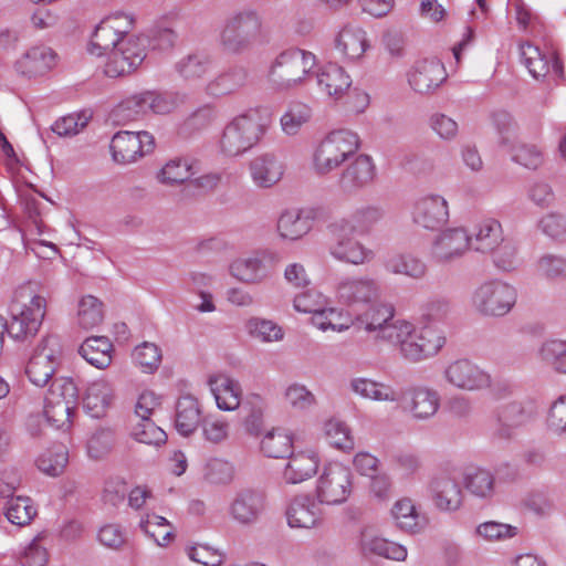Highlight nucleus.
<instances>
[{"label": "nucleus", "instance_id": "2f4dec72", "mask_svg": "<svg viewBox=\"0 0 566 566\" xmlns=\"http://www.w3.org/2000/svg\"><path fill=\"white\" fill-rule=\"evenodd\" d=\"M208 386L220 410L233 411L239 408L242 389L238 380L226 374H216L208 378Z\"/></svg>", "mask_w": 566, "mask_h": 566}, {"label": "nucleus", "instance_id": "49530a36", "mask_svg": "<svg viewBox=\"0 0 566 566\" xmlns=\"http://www.w3.org/2000/svg\"><path fill=\"white\" fill-rule=\"evenodd\" d=\"M312 118V108L302 102H292L280 118L282 132L295 136Z\"/></svg>", "mask_w": 566, "mask_h": 566}, {"label": "nucleus", "instance_id": "dca6fc26", "mask_svg": "<svg viewBox=\"0 0 566 566\" xmlns=\"http://www.w3.org/2000/svg\"><path fill=\"white\" fill-rule=\"evenodd\" d=\"M109 148L115 163L127 165L150 154L155 148V138L146 130H120L113 136Z\"/></svg>", "mask_w": 566, "mask_h": 566}, {"label": "nucleus", "instance_id": "412c9836", "mask_svg": "<svg viewBox=\"0 0 566 566\" xmlns=\"http://www.w3.org/2000/svg\"><path fill=\"white\" fill-rule=\"evenodd\" d=\"M331 230L335 235L334 241L328 247V253L333 259L356 266L367 264L374 260L375 252L354 238L353 233L335 229L334 223L331 224Z\"/></svg>", "mask_w": 566, "mask_h": 566}, {"label": "nucleus", "instance_id": "c9c22d12", "mask_svg": "<svg viewBox=\"0 0 566 566\" xmlns=\"http://www.w3.org/2000/svg\"><path fill=\"white\" fill-rule=\"evenodd\" d=\"M275 228L280 239L294 242L310 233L312 223L303 210L287 208L279 214Z\"/></svg>", "mask_w": 566, "mask_h": 566}, {"label": "nucleus", "instance_id": "c03bdc74", "mask_svg": "<svg viewBox=\"0 0 566 566\" xmlns=\"http://www.w3.org/2000/svg\"><path fill=\"white\" fill-rule=\"evenodd\" d=\"M261 450L269 458H285L293 451V436L289 430L273 429L262 438Z\"/></svg>", "mask_w": 566, "mask_h": 566}, {"label": "nucleus", "instance_id": "a19ab883", "mask_svg": "<svg viewBox=\"0 0 566 566\" xmlns=\"http://www.w3.org/2000/svg\"><path fill=\"white\" fill-rule=\"evenodd\" d=\"M113 344L105 336L87 337L78 348V354L97 369L107 368L113 360Z\"/></svg>", "mask_w": 566, "mask_h": 566}, {"label": "nucleus", "instance_id": "c85d7f7f", "mask_svg": "<svg viewBox=\"0 0 566 566\" xmlns=\"http://www.w3.org/2000/svg\"><path fill=\"white\" fill-rule=\"evenodd\" d=\"M385 209L377 203H366L357 207L350 218H342L334 222V228L350 233L368 234L385 218Z\"/></svg>", "mask_w": 566, "mask_h": 566}, {"label": "nucleus", "instance_id": "20e7f679", "mask_svg": "<svg viewBox=\"0 0 566 566\" xmlns=\"http://www.w3.org/2000/svg\"><path fill=\"white\" fill-rule=\"evenodd\" d=\"M360 148V138L349 129H335L328 133L315 147L312 155V169L317 176H327L349 161Z\"/></svg>", "mask_w": 566, "mask_h": 566}, {"label": "nucleus", "instance_id": "ddd939ff", "mask_svg": "<svg viewBox=\"0 0 566 566\" xmlns=\"http://www.w3.org/2000/svg\"><path fill=\"white\" fill-rule=\"evenodd\" d=\"M334 293L338 304L357 308L377 301L381 295V287L379 282L369 275H352L342 277Z\"/></svg>", "mask_w": 566, "mask_h": 566}, {"label": "nucleus", "instance_id": "0eeeda50", "mask_svg": "<svg viewBox=\"0 0 566 566\" xmlns=\"http://www.w3.org/2000/svg\"><path fill=\"white\" fill-rule=\"evenodd\" d=\"M77 387L72 378H55L44 399V417L55 429H69L77 401Z\"/></svg>", "mask_w": 566, "mask_h": 566}, {"label": "nucleus", "instance_id": "f257e3e1", "mask_svg": "<svg viewBox=\"0 0 566 566\" xmlns=\"http://www.w3.org/2000/svg\"><path fill=\"white\" fill-rule=\"evenodd\" d=\"M270 117L260 106L248 107L230 118L218 139L224 157H239L256 147L268 133Z\"/></svg>", "mask_w": 566, "mask_h": 566}, {"label": "nucleus", "instance_id": "a18cd8bd", "mask_svg": "<svg viewBox=\"0 0 566 566\" xmlns=\"http://www.w3.org/2000/svg\"><path fill=\"white\" fill-rule=\"evenodd\" d=\"M211 69V59L202 53H192L179 59L175 71L185 81H197L206 76Z\"/></svg>", "mask_w": 566, "mask_h": 566}, {"label": "nucleus", "instance_id": "39448f33", "mask_svg": "<svg viewBox=\"0 0 566 566\" xmlns=\"http://www.w3.org/2000/svg\"><path fill=\"white\" fill-rule=\"evenodd\" d=\"M517 290L511 283L492 279L479 284L470 295V305L480 316L500 318L516 305Z\"/></svg>", "mask_w": 566, "mask_h": 566}, {"label": "nucleus", "instance_id": "72a5a7b5", "mask_svg": "<svg viewBox=\"0 0 566 566\" xmlns=\"http://www.w3.org/2000/svg\"><path fill=\"white\" fill-rule=\"evenodd\" d=\"M56 63L55 52L45 45L30 48L15 62V70L25 76L32 77L46 73Z\"/></svg>", "mask_w": 566, "mask_h": 566}, {"label": "nucleus", "instance_id": "e433bc0d", "mask_svg": "<svg viewBox=\"0 0 566 566\" xmlns=\"http://www.w3.org/2000/svg\"><path fill=\"white\" fill-rule=\"evenodd\" d=\"M504 240L502 224L494 218H484L475 223L470 234V247L481 253H490Z\"/></svg>", "mask_w": 566, "mask_h": 566}, {"label": "nucleus", "instance_id": "393cba45", "mask_svg": "<svg viewBox=\"0 0 566 566\" xmlns=\"http://www.w3.org/2000/svg\"><path fill=\"white\" fill-rule=\"evenodd\" d=\"M285 516L292 528H313L321 524L323 511L317 497L298 494L289 502Z\"/></svg>", "mask_w": 566, "mask_h": 566}, {"label": "nucleus", "instance_id": "7ed1b4c3", "mask_svg": "<svg viewBox=\"0 0 566 566\" xmlns=\"http://www.w3.org/2000/svg\"><path fill=\"white\" fill-rule=\"evenodd\" d=\"M316 64L317 57L314 53L289 49L273 60L268 71V80L276 91L295 90L307 84Z\"/></svg>", "mask_w": 566, "mask_h": 566}, {"label": "nucleus", "instance_id": "bf43d9fd", "mask_svg": "<svg viewBox=\"0 0 566 566\" xmlns=\"http://www.w3.org/2000/svg\"><path fill=\"white\" fill-rule=\"evenodd\" d=\"M4 515L7 520L17 526H24L31 523L36 515V509L34 507L30 497L15 496L11 497L4 507Z\"/></svg>", "mask_w": 566, "mask_h": 566}, {"label": "nucleus", "instance_id": "7c9ffc66", "mask_svg": "<svg viewBox=\"0 0 566 566\" xmlns=\"http://www.w3.org/2000/svg\"><path fill=\"white\" fill-rule=\"evenodd\" d=\"M366 31L355 24L344 25L335 38V49L346 61L360 60L369 49Z\"/></svg>", "mask_w": 566, "mask_h": 566}, {"label": "nucleus", "instance_id": "5701e85b", "mask_svg": "<svg viewBox=\"0 0 566 566\" xmlns=\"http://www.w3.org/2000/svg\"><path fill=\"white\" fill-rule=\"evenodd\" d=\"M446 80V69L436 57L417 61L407 73L410 88L420 95L433 93Z\"/></svg>", "mask_w": 566, "mask_h": 566}, {"label": "nucleus", "instance_id": "473e14b6", "mask_svg": "<svg viewBox=\"0 0 566 566\" xmlns=\"http://www.w3.org/2000/svg\"><path fill=\"white\" fill-rule=\"evenodd\" d=\"M115 399L113 385L99 378L90 382L86 387L83 405L86 412L93 418H102L112 407Z\"/></svg>", "mask_w": 566, "mask_h": 566}, {"label": "nucleus", "instance_id": "37998d69", "mask_svg": "<svg viewBox=\"0 0 566 566\" xmlns=\"http://www.w3.org/2000/svg\"><path fill=\"white\" fill-rule=\"evenodd\" d=\"M391 516L396 526L407 533H418L423 526L413 501L408 497L395 502Z\"/></svg>", "mask_w": 566, "mask_h": 566}, {"label": "nucleus", "instance_id": "9b49d317", "mask_svg": "<svg viewBox=\"0 0 566 566\" xmlns=\"http://www.w3.org/2000/svg\"><path fill=\"white\" fill-rule=\"evenodd\" d=\"M442 378L452 388L467 392H484L493 388L491 373L469 358H458L446 365Z\"/></svg>", "mask_w": 566, "mask_h": 566}, {"label": "nucleus", "instance_id": "b1692460", "mask_svg": "<svg viewBox=\"0 0 566 566\" xmlns=\"http://www.w3.org/2000/svg\"><path fill=\"white\" fill-rule=\"evenodd\" d=\"M430 499L440 512L453 513L463 504V492L455 476L450 473L436 475L429 484Z\"/></svg>", "mask_w": 566, "mask_h": 566}, {"label": "nucleus", "instance_id": "f704fd0d", "mask_svg": "<svg viewBox=\"0 0 566 566\" xmlns=\"http://www.w3.org/2000/svg\"><path fill=\"white\" fill-rule=\"evenodd\" d=\"M349 389L361 399L370 401L390 403L399 401V394L391 385L368 377L350 379Z\"/></svg>", "mask_w": 566, "mask_h": 566}, {"label": "nucleus", "instance_id": "603ef678", "mask_svg": "<svg viewBox=\"0 0 566 566\" xmlns=\"http://www.w3.org/2000/svg\"><path fill=\"white\" fill-rule=\"evenodd\" d=\"M361 548L364 553L375 554L396 562L405 560L408 555L407 548L403 545L377 536H364Z\"/></svg>", "mask_w": 566, "mask_h": 566}, {"label": "nucleus", "instance_id": "ea45409f", "mask_svg": "<svg viewBox=\"0 0 566 566\" xmlns=\"http://www.w3.org/2000/svg\"><path fill=\"white\" fill-rule=\"evenodd\" d=\"M201 418L199 401L192 395H184L176 402L175 428L184 437L192 434Z\"/></svg>", "mask_w": 566, "mask_h": 566}, {"label": "nucleus", "instance_id": "bb28decb", "mask_svg": "<svg viewBox=\"0 0 566 566\" xmlns=\"http://www.w3.org/2000/svg\"><path fill=\"white\" fill-rule=\"evenodd\" d=\"M319 463L321 458L313 449L292 451L282 472V479L286 484H300L317 473Z\"/></svg>", "mask_w": 566, "mask_h": 566}, {"label": "nucleus", "instance_id": "aec40b11", "mask_svg": "<svg viewBox=\"0 0 566 566\" xmlns=\"http://www.w3.org/2000/svg\"><path fill=\"white\" fill-rule=\"evenodd\" d=\"M441 406V396L439 391L427 385H417L409 387L401 400V409L417 421H427L432 419Z\"/></svg>", "mask_w": 566, "mask_h": 566}, {"label": "nucleus", "instance_id": "8fccbe9b", "mask_svg": "<svg viewBox=\"0 0 566 566\" xmlns=\"http://www.w3.org/2000/svg\"><path fill=\"white\" fill-rule=\"evenodd\" d=\"M454 306L446 296L434 295L429 297L421 306V318L427 325L446 323L453 317Z\"/></svg>", "mask_w": 566, "mask_h": 566}, {"label": "nucleus", "instance_id": "6ab92c4d", "mask_svg": "<svg viewBox=\"0 0 566 566\" xmlns=\"http://www.w3.org/2000/svg\"><path fill=\"white\" fill-rule=\"evenodd\" d=\"M411 219L418 227L434 231L449 221L447 199L438 193H424L412 203Z\"/></svg>", "mask_w": 566, "mask_h": 566}, {"label": "nucleus", "instance_id": "6e6552de", "mask_svg": "<svg viewBox=\"0 0 566 566\" xmlns=\"http://www.w3.org/2000/svg\"><path fill=\"white\" fill-rule=\"evenodd\" d=\"M135 23V15L130 12L115 11L107 14L95 27L88 52L96 56H108L129 35Z\"/></svg>", "mask_w": 566, "mask_h": 566}, {"label": "nucleus", "instance_id": "6e6d98bb", "mask_svg": "<svg viewBox=\"0 0 566 566\" xmlns=\"http://www.w3.org/2000/svg\"><path fill=\"white\" fill-rule=\"evenodd\" d=\"M248 334L261 343L281 342L284 338L283 328L275 322L261 317H251L245 323Z\"/></svg>", "mask_w": 566, "mask_h": 566}, {"label": "nucleus", "instance_id": "c756f323", "mask_svg": "<svg viewBox=\"0 0 566 566\" xmlns=\"http://www.w3.org/2000/svg\"><path fill=\"white\" fill-rule=\"evenodd\" d=\"M318 90L328 98L340 99L352 86L350 75L337 64H326L315 71Z\"/></svg>", "mask_w": 566, "mask_h": 566}, {"label": "nucleus", "instance_id": "052dcab7", "mask_svg": "<svg viewBox=\"0 0 566 566\" xmlns=\"http://www.w3.org/2000/svg\"><path fill=\"white\" fill-rule=\"evenodd\" d=\"M521 59L530 74L534 78L545 77L549 72V61L541 52L538 46L530 42L522 43L520 46Z\"/></svg>", "mask_w": 566, "mask_h": 566}, {"label": "nucleus", "instance_id": "0e129e2a", "mask_svg": "<svg viewBox=\"0 0 566 566\" xmlns=\"http://www.w3.org/2000/svg\"><path fill=\"white\" fill-rule=\"evenodd\" d=\"M133 359L144 373L151 374L156 371L161 364V349L155 343L144 342L135 347Z\"/></svg>", "mask_w": 566, "mask_h": 566}, {"label": "nucleus", "instance_id": "e2e57ef3", "mask_svg": "<svg viewBox=\"0 0 566 566\" xmlns=\"http://www.w3.org/2000/svg\"><path fill=\"white\" fill-rule=\"evenodd\" d=\"M325 437L331 446L342 451L354 449V439L348 426L337 419H331L324 426Z\"/></svg>", "mask_w": 566, "mask_h": 566}, {"label": "nucleus", "instance_id": "13d9d810", "mask_svg": "<svg viewBox=\"0 0 566 566\" xmlns=\"http://www.w3.org/2000/svg\"><path fill=\"white\" fill-rule=\"evenodd\" d=\"M196 174L195 161L189 158H176L168 161L158 175L163 184H181Z\"/></svg>", "mask_w": 566, "mask_h": 566}, {"label": "nucleus", "instance_id": "1a4fd4ad", "mask_svg": "<svg viewBox=\"0 0 566 566\" xmlns=\"http://www.w3.org/2000/svg\"><path fill=\"white\" fill-rule=\"evenodd\" d=\"M407 324V334L399 336L394 343L406 360L418 363L428 359L436 356L444 346V336L432 326L417 327L408 319Z\"/></svg>", "mask_w": 566, "mask_h": 566}, {"label": "nucleus", "instance_id": "4468645a", "mask_svg": "<svg viewBox=\"0 0 566 566\" xmlns=\"http://www.w3.org/2000/svg\"><path fill=\"white\" fill-rule=\"evenodd\" d=\"M146 43L144 35H128L108 54L104 73L108 77H119L134 72L147 55Z\"/></svg>", "mask_w": 566, "mask_h": 566}, {"label": "nucleus", "instance_id": "4d7b16f0", "mask_svg": "<svg viewBox=\"0 0 566 566\" xmlns=\"http://www.w3.org/2000/svg\"><path fill=\"white\" fill-rule=\"evenodd\" d=\"M67 461V449L60 444L42 452L36 460V467L49 476H57L63 473Z\"/></svg>", "mask_w": 566, "mask_h": 566}, {"label": "nucleus", "instance_id": "338daca9", "mask_svg": "<svg viewBox=\"0 0 566 566\" xmlns=\"http://www.w3.org/2000/svg\"><path fill=\"white\" fill-rule=\"evenodd\" d=\"M115 441L114 432L111 429H97L87 441V454L91 459L101 460L108 455Z\"/></svg>", "mask_w": 566, "mask_h": 566}, {"label": "nucleus", "instance_id": "a878e982", "mask_svg": "<svg viewBox=\"0 0 566 566\" xmlns=\"http://www.w3.org/2000/svg\"><path fill=\"white\" fill-rule=\"evenodd\" d=\"M248 170L252 184L258 189H270L282 180L285 166L276 155L264 153L249 161Z\"/></svg>", "mask_w": 566, "mask_h": 566}, {"label": "nucleus", "instance_id": "58836bf2", "mask_svg": "<svg viewBox=\"0 0 566 566\" xmlns=\"http://www.w3.org/2000/svg\"><path fill=\"white\" fill-rule=\"evenodd\" d=\"M467 492L480 501H491L496 495L497 484L494 473L484 468H475L463 476Z\"/></svg>", "mask_w": 566, "mask_h": 566}, {"label": "nucleus", "instance_id": "a211bd4d", "mask_svg": "<svg viewBox=\"0 0 566 566\" xmlns=\"http://www.w3.org/2000/svg\"><path fill=\"white\" fill-rule=\"evenodd\" d=\"M377 168L374 159L366 154H356L340 171L338 187L346 195H355L375 181Z\"/></svg>", "mask_w": 566, "mask_h": 566}, {"label": "nucleus", "instance_id": "774afa93", "mask_svg": "<svg viewBox=\"0 0 566 566\" xmlns=\"http://www.w3.org/2000/svg\"><path fill=\"white\" fill-rule=\"evenodd\" d=\"M205 479L212 484L230 483L234 476V468L231 462L213 458L209 459L205 465Z\"/></svg>", "mask_w": 566, "mask_h": 566}, {"label": "nucleus", "instance_id": "5fc2aeb1", "mask_svg": "<svg viewBox=\"0 0 566 566\" xmlns=\"http://www.w3.org/2000/svg\"><path fill=\"white\" fill-rule=\"evenodd\" d=\"M104 311L102 302L93 296H83L77 304L76 322L84 329L96 327L103 322Z\"/></svg>", "mask_w": 566, "mask_h": 566}, {"label": "nucleus", "instance_id": "79ce46f5", "mask_svg": "<svg viewBox=\"0 0 566 566\" xmlns=\"http://www.w3.org/2000/svg\"><path fill=\"white\" fill-rule=\"evenodd\" d=\"M531 413L520 402H510L499 412V427L496 436L501 439H511L516 430L531 421Z\"/></svg>", "mask_w": 566, "mask_h": 566}, {"label": "nucleus", "instance_id": "4be33fe9", "mask_svg": "<svg viewBox=\"0 0 566 566\" xmlns=\"http://www.w3.org/2000/svg\"><path fill=\"white\" fill-rule=\"evenodd\" d=\"M264 496L251 489L238 491L227 507L229 518L238 526L250 527L256 524L264 511Z\"/></svg>", "mask_w": 566, "mask_h": 566}, {"label": "nucleus", "instance_id": "9d476101", "mask_svg": "<svg viewBox=\"0 0 566 566\" xmlns=\"http://www.w3.org/2000/svg\"><path fill=\"white\" fill-rule=\"evenodd\" d=\"M281 262V255L273 250H259L231 260L229 274L237 281L248 285H259L268 281L274 268Z\"/></svg>", "mask_w": 566, "mask_h": 566}, {"label": "nucleus", "instance_id": "de8ad7c7", "mask_svg": "<svg viewBox=\"0 0 566 566\" xmlns=\"http://www.w3.org/2000/svg\"><path fill=\"white\" fill-rule=\"evenodd\" d=\"M139 527L160 547L167 546L174 538L171 524L165 517L154 513L143 516L139 521Z\"/></svg>", "mask_w": 566, "mask_h": 566}, {"label": "nucleus", "instance_id": "864d4df0", "mask_svg": "<svg viewBox=\"0 0 566 566\" xmlns=\"http://www.w3.org/2000/svg\"><path fill=\"white\" fill-rule=\"evenodd\" d=\"M491 118L497 134V142L505 150L520 140L518 125L510 113L496 111L492 113Z\"/></svg>", "mask_w": 566, "mask_h": 566}, {"label": "nucleus", "instance_id": "f3484780", "mask_svg": "<svg viewBox=\"0 0 566 566\" xmlns=\"http://www.w3.org/2000/svg\"><path fill=\"white\" fill-rule=\"evenodd\" d=\"M470 248V233L464 228H448L432 240L430 256L437 264H451L461 259Z\"/></svg>", "mask_w": 566, "mask_h": 566}, {"label": "nucleus", "instance_id": "3c124183", "mask_svg": "<svg viewBox=\"0 0 566 566\" xmlns=\"http://www.w3.org/2000/svg\"><path fill=\"white\" fill-rule=\"evenodd\" d=\"M313 325L322 332L333 331L343 333L353 326V322L348 321V314L335 307L323 306L321 311L313 314Z\"/></svg>", "mask_w": 566, "mask_h": 566}, {"label": "nucleus", "instance_id": "69168bd1", "mask_svg": "<svg viewBox=\"0 0 566 566\" xmlns=\"http://www.w3.org/2000/svg\"><path fill=\"white\" fill-rule=\"evenodd\" d=\"M494 266L502 272H512L521 264L517 247L510 240L503 242L490 252Z\"/></svg>", "mask_w": 566, "mask_h": 566}, {"label": "nucleus", "instance_id": "cd10ccee", "mask_svg": "<svg viewBox=\"0 0 566 566\" xmlns=\"http://www.w3.org/2000/svg\"><path fill=\"white\" fill-rule=\"evenodd\" d=\"M248 80V69L235 64L209 80L203 87V92L209 97L221 98L239 92L247 85Z\"/></svg>", "mask_w": 566, "mask_h": 566}, {"label": "nucleus", "instance_id": "2eb2a0df", "mask_svg": "<svg viewBox=\"0 0 566 566\" xmlns=\"http://www.w3.org/2000/svg\"><path fill=\"white\" fill-rule=\"evenodd\" d=\"M61 357V343L57 336H44L35 347L27 365L29 380L38 386H45L55 373Z\"/></svg>", "mask_w": 566, "mask_h": 566}, {"label": "nucleus", "instance_id": "f03ea898", "mask_svg": "<svg viewBox=\"0 0 566 566\" xmlns=\"http://www.w3.org/2000/svg\"><path fill=\"white\" fill-rule=\"evenodd\" d=\"M263 34V21L258 11L241 9L230 13L222 22L218 44L229 55L250 51Z\"/></svg>", "mask_w": 566, "mask_h": 566}, {"label": "nucleus", "instance_id": "4c0bfd02", "mask_svg": "<svg viewBox=\"0 0 566 566\" xmlns=\"http://www.w3.org/2000/svg\"><path fill=\"white\" fill-rule=\"evenodd\" d=\"M384 268L395 275H402L415 281L423 280L428 274L427 263L418 255L409 252L389 255Z\"/></svg>", "mask_w": 566, "mask_h": 566}, {"label": "nucleus", "instance_id": "f8f14e48", "mask_svg": "<svg viewBox=\"0 0 566 566\" xmlns=\"http://www.w3.org/2000/svg\"><path fill=\"white\" fill-rule=\"evenodd\" d=\"M353 490V473L340 462H332L323 468L316 481L315 496L321 504L344 503Z\"/></svg>", "mask_w": 566, "mask_h": 566}, {"label": "nucleus", "instance_id": "09e8293b", "mask_svg": "<svg viewBox=\"0 0 566 566\" xmlns=\"http://www.w3.org/2000/svg\"><path fill=\"white\" fill-rule=\"evenodd\" d=\"M537 357L554 371L566 375V340L554 338L543 342Z\"/></svg>", "mask_w": 566, "mask_h": 566}, {"label": "nucleus", "instance_id": "680f3d73", "mask_svg": "<svg viewBox=\"0 0 566 566\" xmlns=\"http://www.w3.org/2000/svg\"><path fill=\"white\" fill-rule=\"evenodd\" d=\"M146 114L144 92L125 98L113 111L114 119L123 124L136 120Z\"/></svg>", "mask_w": 566, "mask_h": 566}, {"label": "nucleus", "instance_id": "423d86ee", "mask_svg": "<svg viewBox=\"0 0 566 566\" xmlns=\"http://www.w3.org/2000/svg\"><path fill=\"white\" fill-rule=\"evenodd\" d=\"M396 308L391 303L382 302L369 306L365 312L352 317L353 326L361 328L367 334L375 336V339L392 344L399 336L407 334V319L395 318Z\"/></svg>", "mask_w": 566, "mask_h": 566}]
</instances>
